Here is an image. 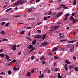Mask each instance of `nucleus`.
Returning a JSON list of instances; mask_svg holds the SVG:
<instances>
[{
	"label": "nucleus",
	"instance_id": "obj_60",
	"mask_svg": "<svg viewBox=\"0 0 78 78\" xmlns=\"http://www.w3.org/2000/svg\"><path fill=\"white\" fill-rule=\"evenodd\" d=\"M5 23V22H2V25H4Z\"/></svg>",
	"mask_w": 78,
	"mask_h": 78
},
{
	"label": "nucleus",
	"instance_id": "obj_12",
	"mask_svg": "<svg viewBox=\"0 0 78 78\" xmlns=\"http://www.w3.org/2000/svg\"><path fill=\"white\" fill-rule=\"evenodd\" d=\"M19 4V2L18 1L14 3V5L16 6H17Z\"/></svg>",
	"mask_w": 78,
	"mask_h": 78
},
{
	"label": "nucleus",
	"instance_id": "obj_48",
	"mask_svg": "<svg viewBox=\"0 0 78 78\" xmlns=\"http://www.w3.org/2000/svg\"><path fill=\"white\" fill-rule=\"evenodd\" d=\"M31 58L32 60H33V59H34V56H32L31 57Z\"/></svg>",
	"mask_w": 78,
	"mask_h": 78
},
{
	"label": "nucleus",
	"instance_id": "obj_22",
	"mask_svg": "<svg viewBox=\"0 0 78 78\" xmlns=\"http://www.w3.org/2000/svg\"><path fill=\"white\" fill-rule=\"evenodd\" d=\"M32 10H33V8L31 7L30 9L28 10V12H30L32 11Z\"/></svg>",
	"mask_w": 78,
	"mask_h": 78
},
{
	"label": "nucleus",
	"instance_id": "obj_63",
	"mask_svg": "<svg viewBox=\"0 0 78 78\" xmlns=\"http://www.w3.org/2000/svg\"><path fill=\"white\" fill-rule=\"evenodd\" d=\"M31 73H34V70H33L31 71Z\"/></svg>",
	"mask_w": 78,
	"mask_h": 78
},
{
	"label": "nucleus",
	"instance_id": "obj_6",
	"mask_svg": "<svg viewBox=\"0 0 78 78\" xmlns=\"http://www.w3.org/2000/svg\"><path fill=\"white\" fill-rule=\"evenodd\" d=\"M61 6H62L63 8L65 9H69V8L67 7H66V5L64 4H62L61 5Z\"/></svg>",
	"mask_w": 78,
	"mask_h": 78
},
{
	"label": "nucleus",
	"instance_id": "obj_33",
	"mask_svg": "<svg viewBox=\"0 0 78 78\" xmlns=\"http://www.w3.org/2000/svg\"><path fill=\"white\" fill-rule=\"evenodd\" d=\"M10 10H11V8H10L6 10V12H8V11H10Z\"/></svg>",
	"mask_w": 78,
	"mask_h": 78
},
{
	"label": "nucleus",
	"instance_id": "obj_61",
	"mask_svg": "<svg viewBox=\"0 0 78 78\" xmlns=\"http://www.w3.org/2000/svg\"><path fill=\"white\" fill-rule=\"evenodd\" d=\"M41 23H42L41 22H40L38 23H37V24H38V25H40V24H41Z\"/></svg>",
	"mask_w": 78,
	"mask_h": 78
},
{
	"label": "nucleus",
	"instance_id": "obj_31",
	"mask_svg": "<svg viewBox=\"0 0 78 78\" xmlns=\"http://www.w3.org/2000/svg\"><path fill=\"white\" fill-rule=\"evenodd\" d=\"M76 0H74L73 1V5H76Z\"/></svg>",
	"mask_w": 78,
	"mask_h": 78
},
{
	"label": "nucleus",
	"instance_id": "obj_13",
	"mask_svg": "<svg viewBox=\"0 0 78 78\" xmlns=\"http://www.w3.org/2000/svg\"><path fill=\"white\" fill-rule=\"evenodd\" d=\"M58 49V48H57L56 47H54L52 49L53 51H55L56 50H57V49Z\"/></svg>",
	"mask_w": 78,
	"mask_h": 78
},
{
	"label": "nucleus",
	"instance_id": "obj_59",
	"mask_svg": "<svg viewBox=\"0 0 78 78\" xmlns=\"http://www.w3.org/2000/svg\"><path fill=\"white\" fill-rule=\"evenodd\" d=\"M73 59H74V60H75V59H76V57H75L73 56Z\"/></svg>",
	"mask_w": 78,
	"mask_h": 78
},
{
	"label": "nucleus",
	"instance_id": "obj_25",
	"mask_svg": "<svg viewBox=\"0 0 78 78\" xmlns=\"http://www.w3.org/2000/svg\"><path fill=\"white\" fill-rule=\"evenodd\" d=\"M0 34H2L3 35L5 34V31H2L1 32Z\"/></svg>",
	"mask_w": 78,
	"mask_h": 78
},
{
	"label": "nucleus",
	"instance_id": "obj_5",
	"mask_svg": "<svg viewBox=\"0 0 78 78\" xmlns=\"http://www.w3.org/2000/svg\"><path fill=\"white\" fill-rule=\"evenodd\" d=\"M16 47H17V46L16 45H13L12 46V48L13 50L15 51L16 50Z\"/></svg>",
	"mask_w": 78,
	"mask_h": 78
},
{
	"label": "nucleus",
	"instance_id": "obj_58",
	"mask_svg": "<svg viewBox=\"0 0 78 78\" xmlns=\"http://www.w3.org/2000/svg\"><path fill=\"white\" fill-rule=\"evenodd\" d=\"M72 16H75V13H72Z\"/></svg>",
	"mask_w": 78,
	"mask_h": 78
},
{
	"label": "nucleus",
	"instance_id": "obj_36",
	"mask_svg": "<svg viewBox=\"0 0 78 78\" xmlns=\"http://www.w3.org/2000/svg\"><path fill=\"white\" fill-rule=\"evenodd\" d=\"M75 42V41H68V42L69 43H73V42Z\"/></svg>",
	"mask_w": 78,
	"mask_h": 78
},
{
	"label": "nucleus",
	"instance_id": "obj_19",
	"mask_svg": "<svg viewBox=\"0 0 78 78\" xmlns=\"http://www.w3.org/2000/svg\"><path fill=\"white\" fill-rule=\"evenodd\" d=\"M5 56L6 57L5 58L6 59H7V60H8V61H9V60H8V59H9V57L8 56V55H6Z\"/></svg>",
	"mask_w": 78,
	"mask_h": 78
},
{
	"label": "nucleus",
	"instance_id": "obj_43",
	"mask_svg": "<svg viewBox=\"0 0 78 78\" xmlns=\"http://www.w3.org/2000/svg\"><path fill=\"white\" fill-rule=\"evenodd\" d=\"M66 40H60V42H64V41H66Z\"/></svg>",
	"mask_w": 78,
	"mask_h": 78
},
{
	"label": "nucleus",
	"instance_id": "obj_26",
	"mask_svg": "<svg viewBox=\"0 0 78 78\" xmlns=\"http://www.w3.org/2000/svg\"><path fill=\"white\" fill-rule=\"evenodd\" d=\"M8 75H11V71L10 70H9L8 72Z\"/></svg>",
	"mask_w": 78,
	"mask_h": 78
},
{
	"label": "nucleus",
	"instance_id": "obj_37",
	"mask_svg": "<svg viewBox=\"0 0 78 78\" xmlns=\"http://www.w3.org/2000/svg\"><path fill=\"white\" fill-rule=\"evenodd\" d=\"M40 60H41V61H42V60H44V56H42V57H41L40 58Z\"/></svg>",
	"mask_w": 78,
	"mask_h": 78
},
{
	"label": "nucleus",
	"instance_id": "obj_64",
	"mask_svg": "<svg viewBox=\"0 0 78 78\" xmlns=\"http://www.w3.org/2000/svg\"><path fill=\"white\" fill-rule=\"evenodd\" d=\"M21 53V52H19V53H18V55H20Z\"/></svg>",
	"mask_w": 78,
	"mask_h": 78
},
{
	"label": "nucleus",
	"instance_id": "obj_24",
	"mask_svg": "<svg viewBox=\"0 0 78 78\" xmlns=\"http://www.w3.org/2000/svg\"><path fill=\"white\" fill-rule=\"evenodd\" d=\"M70 20L72 21L73 20H74V18L73 16H71L70 18Z\"/></svg>",
	"mask_w": 78,
	"mask_h": 78
},
{
	"label": "nucleus",
	"instance_id": "obj_50",
	"mask_svg": "<svg viewBox=\"0 0 78 78\" xmlns=\"http://www.w3.org/2000/svg\"><path fill=\"white\" fill-rule=\"evenodd\" d=\"M34 0H32L30 1V3L31 4L32 3L34 2Z\"/></svg>",
	"mask_w": 78,
	"mask_h": 78
},
{
	"label": "nucleus",
	"instance_id": "obj_40",
	"mask_svg": "<svg viewBox=\"0 0 78 78\" xmlns=\"http://www.w3.org/2000/svg\"><path fill=\"white\" fill-rule=\"evenodd\" d=\"M2 41H4V42H5V41H7V39L6 38H4L2 40Z\"/></svg>",
	"mask_w": 78,
	"mask_h": 78
},
{
	"label": "nucleus",
	"instance_id": "obj_34",
	"mask_svg": "<svg viewBox=\"0 0 78 78\" xmlns=\"http://www.w3.org/2000/svg\"><path fill=\"white\" fill-rule=\"evenodd\" d=\"M67 19H68V18L67 17H65L64 18L63 20H67Z\"/></svg>",
	"mask_w": 78,
	"mask_h": 78
},
{
	"label": "nucleus",
	"instance_id": "obj_45",
	"mask_svg": "<svg viewBox=\"0 0 78 78\" xmlns=\"http://www.w3.org/2000/svg\"><path fill=\"white\" fill-rule=\"evenodd\" d=\"M44 20H47V18L46 17H44Z\"/></svg>",
	"mask_w": 78,
	"mask_h": 78
},
{
	"label": "nucleus",
	"instance_id": "obj_17",
	"mask_svg": "<svg viewBox=\"0 0 78 78\" xmlns=\"http://www.w3.org/2000/svg\"><path fill=\"white\" fill-rule=\"evenodd\" d=\"M46 36H47L46 35L44 34V35H43V36L42 37V39H43V40L44 39H45V37H46Z\"/></svg>",
	"mask_w": 78,
	"mask_h": 78
},
{
	"label": "nucleus",
	"instance_id": "obj_62",
	"mask_svg": "<svg viewBox=\"0 0 78 78\" xmlns=\"http://www.w3.org/2000/svg\"><path fill=\"white\" fill-rule=\"evenodd\" d=\"M45 63H46L44 61L43 62L42 64H45Z\"/></svg>",
	"mask_w": 78,
	"mask_h": 78
},
{
	"label": "nucleus",
	"instance_id": "obj_30",
	"mask_svg": "<svg viewBox=\"0 0 78 78\" xmlns=\"http://www.w3.org/2000/svg\"><path fill=\"white\" fill-rule=\"evenodd\" d=\"M16 61H17V60L14 59L11 62V63H14V62H16Z\"/></svg>",
	"mask_w": 78,
	"mask_h": 78
},
{
	"label": "nucleus",
	"instance_id": "obj_46",
	"mask_svg": "<svg viewBox=\"0 0 78 78\" xmlns=\"http://www.w3.org/2000/svg\"><path fill=\"white\" fill-rule=\"evenodd\" d=\"M8 6V5H5L4 6H3V8H6Z\"/></svg>",
	"mask_w": 78,
	"mask_h": 78
},
{
	"label": "nucleus",
	"instance_id": "obj_49",
	"mask_svg": "<svg viewBox=\"0 0 78 78\" xmlns=\"http://www.w3.org/2000/svg\"><path fill=\"white\" fill-rule=\"evenodd\" d=\"M61 8L60 7H58L57 8V9H58L59 10H61Z\"/></svg>",
	"mask_w": 78,
	"mask_h": 78
},
{
	"label": "nucleus",
	"instance_id": "obj_4",
	"mask_svg": "<svg viewBox=\"0 0 78 78\" xmlns=\"http://www.w3.org/2000/svg\"><path fill=\"white\" fill-rule=\"evenodd\" d=\"M70 50L71 52H73L74 51V46H71L70 48Z\"/></svg>",
	"mask_w": 78,
	"mask_h": 78
},
{
	"label": "nucleus",
	"instance_id": "obj_35",
	"mask_svg": "<svg viewBox=\"0 0 78 78\" xmlns=\"http://www.w3.org/2000/svg\"><path fill=\"white\" fill-rule=\"evenodd\" d=\"M25 33V31H21L20 32V33L21 34H23V33Z\"/></svg>",
	"mask_w": 78,
	"mask_h": 78
},
{
	"label": "nucleus",
	"instance_id": "obj_23",
	"mask_svg": "<svg viewBox=\"0 0 78 78\" xmlns=\"http://www.w3.org/2000/svg\"><path fill=\"white\" fill-rule=\"evenodd\" d=\"M64 67L65 68L66 71V72H67V70H68V67H67V66H64Z\"/></svg>",
	"mask_w": 78,
	"mask_h": 78
},
{
	"label": "nucleus",
	"instance_id": "obj_8",
	"mask_svg": "<svg viewBox=\"0 0 78 78\" xmlns=\"http://www.w3.org/2000/svg\"><path fill=\"white\" fill-rule=\"evenodd\" d=\"M78 20L76 19H75L73 20V24H75V23L77 22H78Z\"/></svg>",
	"mask_w": 78,
	"mask_h": 78
},
{
	"label": "nucleus",
	"instance_id": "obj_29",
	"mask_svg": "<svg viewBox=\"0 0 78 78\" xmlns=\"http://www.w3.org/2000/svg\"><path fill=\"white\" fill-rule=\"evenodd\" d=\"M58 78H61V75H60V73H58Z\"/></svg>",
	"mask_w": 78,
	"mask_h": 78
},
{
	"label": "nucleus",
	"instance_id": "obj_3",
	"mask_svg": "<svg viewBox=\"0 0 78 78\" xmlns=\"http://www.w3.org/2000/svg\"><path fill=\"white\" fill-rule=\"evenodd\" d=\"M61 27V26H55L54 27V29L53 30H50V31H54L55 30H56V29H58V28H59Z\"/></svg>",
	"mask_w": 78,
	"mask_h": 78
},
{
	"label": "nucleus",
	"instance_id": "obj_56",
	"mask_svg": "<svg viewBox=\"0 0 78 78\" xmlns=\"http://www.w3.org/2000/svg\"><path fill=\"white\" fill-rule=\"evenodd\" d=\"M54 59H58V57L55 56L54 57Z\"/></svg>",
	"mask_w": 78,
	"mask_h": 78
},
{
	"label": "nucleus",
	"instance_id": "obj_9",
	"mask_svg": "<svg viewBox=\"0 0 78 78\" xmlns=\"http://www.w3.org/2000/svg\"><path fill=\"white\" fill-rule=\"evenodd\" d=\"M62 12H61L58 13L57 15H56V16L57 17H60L62 14Z\"/></svg>",
	"mask_w": 78,
	"mask_h": 78
},
{
	"label": "nucleus",
	"instance_id": "obj_7",
	"mask_svg": "<svg viewBox=\"0 0 78 78\" xmlns=\"http://www.w3.org/2000/svg\"><path fill=\"white\" fill-rule=\"evenodd\" d=\"M42 36L41 35H37L34 36V38L36 39H38L39 38H41Z\"/></svg>",
	"mask_w": 78,
	"mask_h": 78
},
{
	"label": "nucleus",
	"instance_id": "obj_44",
	"mask_svg": "<svg viewBox=\"0 0 78 78\" xmlns=\"http://www.w3.org/2000/svg\"><path fill=\"white\" fill-rule=\"evenodd\" d=\"M10 23H7V24L6 25V27H8V25H9Z\"/></svg>",
	"mask_w": 78,
	"mask_h": 78
},
{
	"label": "nucleus",
	"instance_id": "obj_1",
	"mask_svg": "<svg viewBox=\"0 0 78 78\" xmlns=\"http://www.w3.org/2000/svg\"><path fill=\"white\" fill-rule=\"evenodd\" d=\"M28 48L29 49H30V51H29V53H31L33 50H35L34 48H33V47L32 46V45L30 44L28 46Z\"/></svg>",
	"mask_w": 78,
	"mask_h": 78
},
{
	"label": "nucleus",
	"instance_id": "obj_18",
	"mask_svg": "<svg viewBox=\"0 0 78 78\" xmlns=\"http://www.w3.org/2000/svg\"><path fill=\"white\" fill-rule=\"evenodd\" d=\"M65 17H69V16H70V13H68L64 15Z\"/></svg>",
	"mask_w": 78,
	"mask_h": 78
},
{
	"label": "nucleus",
	"instance_id": "obj_47",
	"mask_svg": "<svg viewBox=\"0 0 78 78\" xmlns=\"http://www.w3.org/2000/svg\"><path fill=\"white\" fill-rule=\"evenodd\" d=\"M1 75H5V73H4L3 72L0 73Z\"/></svg>",
	"mask_w": 78,
	"mask_h": 78
},
{
	"label": "nucleus",
	"instance_id": "obj_10",
	"mask_svg": "<svg viewBox=\"0 0 78 78\" xmlns=\"http://www.w3.org/2000/svg\"><path fill=\"white\" fill-rule=\"evenodd\" d=\"M74 67V66L73 65H72L69 66V69H70V70L71 69H73V68Z\"/></svg>",
	"mask_w": 78,
	"mask_h": 78
},
{
	"label": "nucleus",
	"instance_id": "obj_16",
	"mask_svg": "<svg viewBox=\"0 0 78 78\" xmlns=\"http://www.w3.org/2000/svg\"><path fill=\"white\" fill-rule=\"evenodd\" d=\"M65 62L66 64H70V62L68 60H66L65 61Z\"/></svg>",
	"mask_w": 78,
	"mask_h": 78
},
{
	"label": "nucleus",
	"instance_id": "obj_39",
	"mask_svg": "<svg viewBox=\"0 0 78 78\" xmlns=\"http://www.w3.org/2000/svg\"><path fill=\"white\" fill-rule=\"evenodd\" d=\"M26 38L27 39H28L29 41H31V38H30L29 37H26Z\"/></svg>",
	"mask_w": 78,
	"mask_h": 78
},
{
	"label": "nucleus",
	"instance_id": "obj_11",
	"mask_svg": "<svg viewBox=\"0 0 78 78\" xmlns=\"http://www.w3.org/2000/svg\"><path fill=\"white\" fill-rule=\"evenodd\" d=\"M19 68H17L15 67H14L13 68V70L14 71H17V70H19Z\"/></svg>",
	"mask_w": 78,
	"mask_h": 78
},
{
	"label": "nucleus",
	"instance_id": "obj_27",
	"mask_svg": "<svg viewBox=\"0 0 78 78\" xmlns=\"http://www.w3.org/2000/svg\"><path fill=\"white\" fill-rule=\"evenodd\" d=\"M0 56L1 57H5V54H0Z\"/></svg>",
	"mask_w": 78,
	"mask_h": 78
},
{
	"label": "nucleus",
	"instance_id": "obj_55",
	"mask_svg": "<svg viewBox=\"0 0 78 78\" xmlns=\"http://www.w3.org/2000/svg\"><path fill=\"white\" fill-rule=\"evenodd\" d=\"M56 62H55V63H54V66L55 67V66H56Z\"/></svg>",
	"mask_w": 78,
	"mask_h": 78
},
{
	"label": "nucleus",
	"instance_id": "obj_38",
	"mask_svg": "<svg viewBox=\"0 0 78 78\" xmlns=\"http://www.w3.org/2000/svg\"><path fill=\"white\" fill-rule=\"evenodd\" d=\"M59 70V69L58 68H55V72H57V71H58Z\"/></svg>",
	"mask_w": 78,
	"mask_h": 78
},
{
	"label": "nucleus",
	"instance_id": "obj_14",
	"mask_svg": "<svg viewBox=\"0 0 78 78\" xmlns=\"http://www.w3.org/2000/svg\"><path fill=\"white\" fill-rule=\"evenodd\" d=\"M36 40H34L32 42L33 45H34L36 44Z\"/></svg>",
	"mask_w": 78,
	"mask_h": 78
},
{
	"label": "nucleus",
	"instance_id": "obj_15",
	"mask_svg": "<svg viewBox=\"0 0 78 78\" xmlns=\"http://www.w3.org/2000/svg\"><path fill=\"white\" fill-rule=\"evenodd\" d=\"M42 45L43 46H45V45H48V43H47L46 42H44L42 44Z\"/></svg>",
	"mask_w": 78,
	"mask_h": 78
},
{
	"label": "nucleus",
	"instance_id": "obj_32",
	"mask_svg": "<svg viewBox=\"0 0 78 78\" xmlns=\"http://www.w3.org/2000/svg\"><path fill=\"white\" fill-rule=\"evenodd\" d=\"M20 17V15H14V17Z\"/></svg>",
	"mask_w": 78,
	"mask_h": 78
},
{
	"label": "nucleus",
	"instance_id": "obj_41",
	"mask_svg": "<svg viewBox=\"0 0 78 78\" xmlns=\"http://www.w3.org/2000/svg\"><path fill=\"white\" fill-rule=\"evenodd\" d=\"M75 71H78V67H76L75 68Z\"/></svg>",
	"mask_w": 78,
	"mask_h": 78
},
{
	"label": "nucleus",
	"instance_id": "obj_42",
	"mask_svg": "<svg viewBox=\"0 0 78 78\" xmlns=\"http://www.w3.org/2000/svg\"><path fill=\"white\" fill-rule=\"evenodd\" d=\"M65 37V36L64 35L61 36L60 37V38L61 39V38H64Z\"/></svg>",
	"mask_w": 78,
	"mask_h": 78
},
{
	"label": "nucleus",
	"instance_id": "obj_51",
	"mask_svg": "<svg viewBox=\"0 0 78 78\" xmlns=\"http://www.w3.org/2000/svg\"><path fill=\"white\" fill-rule=\"evenodd\" d=\"M40 0H36V3H38V2H39Z\"/></svg>",
	"mask_w": 78,
	"mask_h": 78
},
{
	"label": "nucleus",
	"instance_id": "obj_28",
	"mask_svg": "<svg viewBox=\"0 0 78 78\" xmlns=\"http://www.w3.org/2000/svg\"><path fill=\"white\" fill-rule=\"evenodd\" d=\"M44 74H42L41 76H39V78H43V77H44Z\"/></svg>",
	"mask_w": 78,
	"mask_h": 78
},
{
	"label": "nucleus",
	"instance_id": "obj_2",
	"mask_svg": "<svg viewBox=\"0 0 78 78\" xmlns=\"http://www.w3.org/2000/svg\"><path fill=\"white\" fill-rule=\"evenodd\" d=\"M18 2L19 4H20L21 5H23V3H26V0H20Z\"/></svg>",
	"mask_w": 78,
	"mask_h": 78
},
{
	"label": "nucleus",
	"instance_id": "obj_54",
	"mask_svg": "<svg viewBox=\"0 0 78 78\" xmlns=\"http://www.w3.org/2000/svg\"><path fill=\"white\" fill-rule=\"evenodd\" d=\"M3 49H1L0 50V52H3Z\"/></svg>",
	"mask_w": 78,
	"mask_h": 78
},
{
	"label": "nucleus",
	"instance_id": "obj_57",
	"mask_svg": "<svg viewBox=\"0 0 78 78\" xmlns=\"http://www.w3.org/2000/svg\"><path fill=\"white\" fill-rule=\"evenodd\" d=\"M50 70H48L47 72V73H50Z\"/></svg>",
	"mask_w": 78,
	"mask_h": 78
},
{
	"label": "nucleus",
	"instance_id": "obj_53",
	"mask_svg": "<svg viewBox=\"0 0 78 78\" xmlns=\"http://www.w3.org/2000/svg\"><path fill=\"white\" fill-rule=\"evenodd\" d=\"M37 31H38V33H41V30H37Z\"/></svg>",
	"mask_w": 78,
	"mask_h": 78
},
{
	"label": "nucleus",
	"instance_id": "obj_21",
	"mask_svg": "<svg viewBox=\"0 0 78 78\" xmlns=\"http://www.w3.org/2000/svg\"><path fill=\"white\" fill-rule=\"evenodd\" d=\"M31 76V72H28L27 73V76Z\"/></svg>",
	"mask_w": 78,
	"mask_h": 78
},
{
	"label": "nucleus",
	"instance_id": "obj_52",
	"mask_svg": "<svg viewBox=\"0 0 78 78\" xmlns=\"http://www.w3.org/2000/svg\"><path fill=\"white\" fill-rule=\"evenodd\" d=\"M53 1H49V2H50V3H53Z\"/></svg>",
	"mask_w": 78,
	"mask_h": 78
},
{
	"label": "nucleus",
	"instance_id": "obj_20",
	"mask_svg": "<svg viewBox=\"0 0 78 78\" xmlns=\"http://www.w3.org/2000/svg\"><path fill=\"white\" fill-rule=\"evenodd\" d=\"M35 20V18H29L30 20Z\"/></svg>",
	"mask_w": 78,
	"mask_h": 78
}]
</instances>
